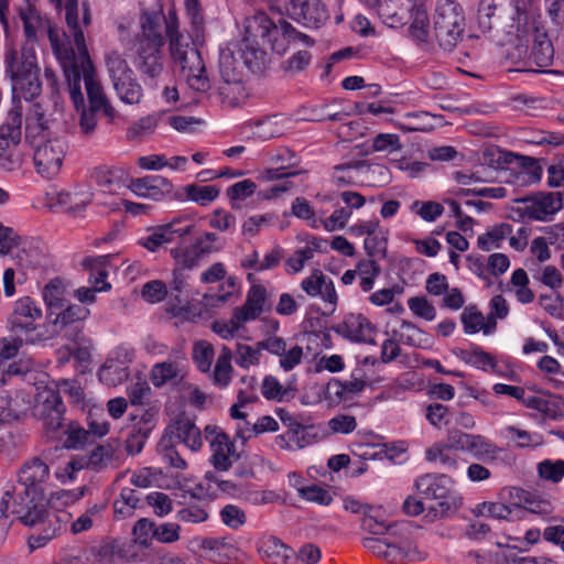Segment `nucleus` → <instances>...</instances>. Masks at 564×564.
I'll list each match as a JSON object with an SVG mask.
<instances>
[{"label": "nucleus", "instance_id": "51", "mask_svg": "<svg viewBox=\"0 0 564 564\" xmlns=\"http://www.w3.org/2000/svg\"><path fill=\"white\" fill-rule=\"evenodd\" d=\"M402 148V144L400 142V138L398 134L392 133H379L377 134L373 140L372 144L367 148L362 153L365 155H368L373 152H380V151H398Z\"/></svg>", "mask_w": 564, "mask_h": 564}, {"label": "nucleus", "instance_id": "34", "mask_svg": "<svg viewBox=\"0 0 564 564\" xmlns=\"http://www.w3.org/2000/svg\"><path fill=\"white\" fill-rule=\"evenodd\" d=\"M518 154L502 150L498 147H489L482 151L481 164L495 170H503L513 165Z\"/></svg>", "mask_w": 564, "mask_h": 564}, {"label": "nucleus", "instance_id": "25", "mask_svg": "<svg viewBox=\"0 0 564 564\" xmlns=\"http://www.w3.org/2000/svg\"><path fill=\"white\" fill-rule=\"evenodd\" d=\"M413 525L411 524V528L409 531H400L398 529H394L392 531V535H399L398 541H391L392 545L390 546L389 554L390 562H398L402 560H409V561H423L426 556V553L421 551L417 546V544L410 539L406 534L410 533Z\"/></svg>", "mask_w": 564, "mask_h": 564}, {"label": "nucleus", "instance_id": "48", "mask_svg": "<svg viewBox=\"0 0 564 564\" xmlns=\"http://www.w3.org/2000/svg\"><path fill=\"white\" fill-rule=\"evenodd\" d=\"M214 347L206 340H199L193 347V360L202 372H208L214 359Z\"/></svg>", "mask_w": 564, "mask_h": 564}, {"label": "nucleus", "instance_id": "24", "mask_svg": "<svg viewBox=\"0 0 564 564\" xmlns=\"http://www.w3.org/2000/svg\"><path fill=\"white\" fill-rule=\"evenodd\" d=\"M162 437H171V442L176 440L183 443L192 451H198L203 445L200 430L188 419H178L166 427Z\"/></svg>", "mask_w": 564, "mask_h": 564}, {"label": "nucleus", "instance_id": "56", "mask_svg": "<svg viewBox=\"0 0 564 564\" xmlns=\"http://www.w3.org/2000/svg\"><path fill=\"white\" fill-rule=\"evenodd\" d=\"M538 471L541 478L554 484L561 481L564 477V460L544 459L538 465Z\"/></svg>", "mask_w": 564, "mask_h": 564}, {"label": "nucleus", "instance_id": "49", "mask_svg": "<svg viewBox=\"0 0 564 564\" xmlns=\"http://www.w3.org/2000/svg\"><path fill=\"white\" fill-rule=\"evenodd\" d=\"M261 393L264 399L270 401H284L290 397V390L284 388L276 377L268 375L263 378Z\"/></svg>", "mask_w": 564, "mask_h": 564}, {"label": "nucleus", "instance_id": "22", "mask_svg": "<svg viewBox=\"0 0 564 564\" xmlns=\"http://www.w3.org/2000/svg\"><path fill=\"white\" fill-rule=\"evenodd\" d=\"M69 519L70 513L50 512L48 509L46 508V514L36 524L47 523V527L44 528L42 532L32 534L29 538V547L33 551L46 545L48 541H51L54 536H56V534H58L64 529Z\"/></svg>", "mask_w": 564, "mask_h": 564}, {"label": "nucleus", "instance_id": "35", "mask_svg": "<svg viewBox=\"0 0 564 564\" xmlns=\"http://www.w3.org/2000/svg\"><path fill=\"white\" fill-rule=\"evenodd\" d=\"M66 23L69 29L70 34L73 35L74 43L76 45L77 52L75 51V57L82 55H89L86 43L85 35L83 30L79 28L78 23V3H66Z\"/></svg>", "mask_w": 564, "mask_h": 564}, {"label": "nucleus", "instance_id": "8", "mask_svg": "<svg viewBox=\"0 0 564 564\" xmlns=\"http://www.w3.org/2000/svg\"><path fill=\"white\" fill-rule=\"evenodd\" d=\"M453 485V479L445 474L427 473L415 479V489L423 499L437 500V505L431 506L425 514L431 521L458 509L460 498Z\"/></svg>", "mask_w": 564, "mask_h": 564}, {"label": "nucleus", "instance_id": "28", "mask_svg": "<svg viewBox=\"0 0 564 564\" xmlns=\"http://www.w3.org/2000/svg\"><path fill=\"white\" fill-rule=\"evenodd\" d=\"M503 452L502 447L481 434H474L467 448V453L475 460L486 465L498 464Z\"/></svg>", "mask_w": 564, "mask_h": 564}, {"label": "nucleus", "instance_id": "5", "mask_svg": "<svg viewBox=\"0 0 564 564\" xmlns=\"http://www.w3.org/2000/svg\"><path fill=\"white\" fill-rule=\"evenodd\" d=\"M51 478L50 467L39 457L25 460L17 471V486L8 485L10 508L21 523L36 525L46 514V491Z\"/></svg>", "mask_w": 564, "mask_h": 564}, {"label": "nucleus", "instance_id": "46", "mask_svg": "<svg viewBox=\"0 0 564 564\" xmlns=\"http://www.w3.org/2000/svg\"><path fill=\"white\" fill-rule=\"evenodd\" d=\"M512 232V226L508 223H502L494 226L486 234L480 235L477 239V246L484 251H489L495 242L502 241Z\"/></svg>", "mask_w": 564, "mask_h": 564}, {"label": "nucleus", "instance_id": "17", "mask_svg": "<svg viewBox=\"0 0 564 564\" xmlns=\"http://www.w3.org/2000/svg\"><path fill=\"white\" fill-rule=\"evenodd\" d=\"M321 438V427L314 424L290 423V429L275 436V444L288 451L302 449Z\"/></svg>", "mask_w": 564, "mask_h": 564}, {"label": "nucleus", "instance_id": "53", "mask_svg": "<svg viewBox=\"0 0 564 564\" xmlns=\"http://www.w3.org/2000/svg\"><path fill=\"white\" fill-rule=\"evenodd\" d=\"M115 449L111 445H98L94 448L86 460L88 463V468L93 470H100L106 467L113 458Z\"/></svg>", "mask_w": 564, "mask_h": 564}, {"label": "nucleus", "instance_id": "29", "mask_svg": "<svg viewBox=\"0 0 564 564\" xmlns=\"http://www.w3.org/2000/svg\"><path fill=\"white\" fill-rule=\"evenodd\" d=\"M220 194V188L216 185L188 184L181 187L173 194V198L185 202L191 200L199 206H207L213 203Z\"/></svg>", "mask_w": 564, "mask_h": 564}, {"label": "nucleus", "instance_id": "20", "mask_svg": "<svg viewBox=\"0 0 564 564\" xmlns=\"http://www.w3.org/2000/svg\"><path fill=\"white\" fill-rule=\"evenodd\" d=\"M130 188L135 195L152 200H162L169 196L173 197V184L161 175H147L133 178Z\"/></svg>", "mask_w": 564, "mask_h": 564}, {"label": "nucleus", "instance_id": "16", "mask_svg": "<svg viewBox=\"0 0 564 564\" xmlns=\"http://www.w3.org/2000/svg\"><path fill=\"white\" fill-rule=\"evenodd\" d=\"M178 218L173 219L171 223L159 226L154 230L139 240V243L151 252L158 251L166 243L180 240L178 243H189L186 237L194 230V225L180 226Z\"/></svg>", "mask_w": 564, "mask_h": 564}, {"label": "nucleus", "instance_id": "40", "mask_svg": "<svg viewBox=\"0 0 564 564\" xmlns=\"http://www.w3.org/2000/svg\"><path fill=\"white\" fill-rule=\"evenodd\" d=\"M261 550L269 560V564H288L293 555V550L275 536L264 541Z\"/></svg>", "mask_w": 564, "mask_h": 564}, {"label": "nucleus", "instance_id": "57", "mask_svg": "<svg viewBox=\"0 0 564 564\" xmlns=\"http://www.w3.org/2000/svg\"><path fill=\"white\" fill-rule=\"evenodd\" d=\"M158 448L162 454L164 462H166L170 466L178 469L186 468L187 464L174 448V443L171 442V437H162L158 444Z\"/></svg>", "mask_w": 564, "mask_h": 564}, {"label": "nucleus", "instance_id": "44", "mask_svg": "<svg viewBox=\"0 0 564 564\" xmlns=\"http://www.w3.org/2000/svg\"><path fill=\"white\" fill-rule=\"evenodd\" d=\"M505 436L514 441L519 448L538 447L543 444V436L540 433H530L513 425L505 427Z\"/></svg>", "mask_w": 564, "mask_h": 564}, {"label": "nucleus", "instance_id": "21", "mask_svg": "<svg viewBox=\"0 0 564 564\" xmlns=\"http://www.w3.org/2000/svg\"><path fill=\"white\" fill-rule=\"evenodd\" d=\"M427 2L429 0H405V2H402L411 21L408 29L409 35L417 43H427L429 41Z\"/></svg>", "mask_w": 564, "mask_h": 564}, {"label": "nucleus", "instance_id": "63", "mask_svg": "<svg viewBox=\"0 0 564 564\" xmlns=\"http://www.w3.org/2000/svg\"><path fill=\"white\" fill-rule=\"evenodd\" d=\"M208 225L216 230L228 231L236 227V217L223 208H217L212 213Z\"/></svg>", "mask_w": 564, "mask_h": 564}, {"label": "nucleus", "instance_id": "62", "mask_svg": "<svg viewBox=\"0 0 564 564\" xmlns=\"http://www.w3.org/2000/svg\"><path fill=\"white\" fill-rule=\"evenodd\" d=\"M299 492L303 499L322 506H328L333 501L330 492L317 485L303 487Z\"/></svg>", "mask_w": 564, "mask_h": 564}, {"label": "nucleus", "instance_id": "9", "mask_svg": "<svg viewBox=\"0 0 564 564\" xmlns=\"http://www.w3.org/2000/svg\"><path fill=\"white\" fill-rule=\"evenodd\" d=\"M465 15L455 0H437L433 13V29L440 46L452 51L462 40Z\"/></svg>", "mask_w": 564, "mask_h": 564}, {"label": "nucleus", "instance_id": "3", "mask_svg": "<svg viewBox=\"0 0 564 564\" xmlns=\"http://www.w3.org/2000/svg\"><path fill=\"white\" fill-rule=\"evenodd\" d=\"M48 39L56 58L63 69L67 91L77 110L86 106L82 91V80L88 99V108L91 111H101L104 116L113 119L116 111L107 98L104 87L96 78V69L89 55L75 57V48L68 40L59 39L58 33L48 28Z\"/></svg>", "mask_w": 564, "mask_h": 564}, {"label": "nucleus", "instance_id": "19", "mask_svg": "<svg viewBox=\"0 0 564 564\" xmlns=\"http://www.w3.org/2000/svg\"><path fill=\"white\" fill-rule=\"evenodd\" d=\"M42 317V308L31 296H22L14 302L8 318L12 330L29 333L35 329V321Z\"/></svg>", "mask_w": 564, "mask_h": 564}, {"label": "nucleus", "instance_id": "31", "mask_svg": "<svg viewBox=\"0 0 564 564\" xmlns=\"http://www.w3.org/2000/svg\"><path fill=\"white\" fill-rule=\"evenodd\" d=\"M42 297L46 306V315H53L68 304L67 290L61 278L52 279L42 290Z\"/></svg>", "mask_w": 564, "mask_h": 564}, {"label": "nucleus", "instance_id": "23", "mask_svg": "<svg viewBox=\"0 0 564 564\" xmlns=\"http://www.w3.org/2000/svg\"><path fill=\"white\" fill-rule=\"evenodd\" d=\"M267 299V289L261 284H253L247 293L243 305L234 310L236 319L242 323L257 319L264 310Z\"/></svg>", "mask_w": 564, "mask_h": 564}, {"label": "nucleus", "instance_id": "7", "mask_svg": "<svg viewBox=\"0 0 564 564\" xmlns=\"http://www.w3.org/2000/svg\"><path fill=\"white\" fill-rule=\"evenodd\" d=\"M225 245L226 240L216 232L205 231L192 239L189 243H177L176 247L170 250V254L176 264L171 282V300L182 303L181 293L186 289L188 279L185 270L198 267L210 254L221 251Z\"/></svg>", "mask_w": 564, "mask_h": 564}, {"label": "nucleus", "instance_id": "30", "mask_svg": "<svg viewBox=\"0 0 564 564\" xmlns=\"http://www.w3.org/2000/svg\"><path fill=\"white\" fill-rule=\"evenodd\" d=\"M213 455L210 463L218 471H227L232 463L230 457L235 455V445L226 433H217L210 440Z\"/></svg>", "mask_w": 564, "mask_h": 564}, {"label": "nucleus", "instance_id": "4", "mask_svg": "<svg viewBox=\"0 0 564 564\" xmlns=\"http://www.w3.org/2000/svg\"><path fill=\"white\" fill-rule=\"evenodd\" d=\"M6 74L12 84V108L0 126V138L18 144L22 134L23 109L20 98L30 101L42 91L40 68L33 47H23L20 53L13 48L6 52Z\"/></svg>", "mask_w": 564, "mask_h": 564}, {"label": "nucleus", "instance_id": "59", "mask_svg": "<svg viewBox=\"0 0 564 564\" xmlns=\"http://www.w3.org/2000/svg\"><path fill=\"white\" fill-rule=\"evenodd\" d=\"M460 321L466 334H476L481 330L484 316L475 305L466 306L460 315Z\"/></svg>", "mask_w": 564, "mask_h": 564}, {"label": "nucleus", "instance_id": "37", "mask_svg": "<svg viewBox=\"0 0 564 564\" xmlns=\"http://www.w3.org/2000/svg\"><path fill=\"white\" fill-rule=\"evenodd\" d=\"M128 366L112 358L107 359L102 367L98 370V378L108 386H117L129 378Z\"/></svg>", "mask_w": 564, "mask_h": 564}, {"label": "nucleus", "instance_id": "55", "mask_svg": "<svg viewBox=\"0 0 564 564\" xmlns=\"http://www.w3.org/2000/svg\"><path fill=\"white\" fill-rule=\"evenodd\" d=\"M208 518V510L198 503H189L176 512V519L185 523L197 524L207 521Z\"/></svg>", "mask_w": 564, "mask_h": 564}, {"label": "nucleus", "instance_id": "64", "mask_svg": "<svg viewBox=\"0 0 564 564\" xmlns=\"http://www.w3.org/2000/svg\"><path fill=\"white\" fill-rule=\"evenodd\" d=\"M412 209L416 210V214L425 221H435L443 213L444 207L436 202H424L421 203L419 200H415L412 204Z\"/></svg>", "mask_w": 564, "mask_h": 564}, {"label": "nucleus", "instance_id": "1", "mask_svg": "<svg viewBox=\"0 0 564 564\" xmlns=\"http://www.w3.org/2000/svg\"><path fill=\"white\" fill-rule=\"evenodd\" d=\"M297 41L307 46L314 44L312 37L297 31L284 19L275 22L263 11L246 18L241 41L230 42L219 48L221 84L217 90L223 101L234 106L246 96L245 68L252 73L260 72L264 65L267 48L283 55Z\"/></svg>", "mask_w": 564, "mask_h": 564}, {"label": "nucleus", "instance_id": "50", "mask_svg": "<svg viewBox=\"0 0 564 564\" xmlns=\"http://www.w3.org/2000/svg\"><path fill=\"white\" fill-rule=\"evenodd\" d=\"M369 9L373 10L381 19L389 22L390 25L394 23H402V18L393 9L392 0H360Z\"/></svg>", "mask_w": 564, "mask_h": 564}, {"label": "nucleus", "instance_id": "12", "mask_svg": "<svg viewBox=\"0 0 564 564\" xmlns=\"http://www.w3.org/2000/svg\"><path fill=\"white\" fill-rule=\"evenodd\" d=\"M34 147L33 160L37 173L46 178L55 176L63 164L68 144L63 138L47 139L36 143Z\"/></svg>", "mask_w": 564, "mask_h": 564}, {"label": "nucleus", "instance_id": "45", "mask_svg": "<svg viewBox=\"0 0 564 564\" xmlns=\"http://www.w3.org/2000/svg\"><path fill=\"white\" fill-rule=\"evenodd\" d=\"M64 447L68 449H79L86 444H93L88 433L76 422H70L64 431Z\"/></svg>", "mask_w": 564, "mask_h": 564}, {"label": "nucleus", "instance_id": "60", "mask_svg": "<svg viewBox=\"0 0 564 564\" xmlns=\"http://www.w3.org/2000/svg\"><path fill=\"white\" fill-rule=\"evenodd\" d=\"M411 312L426 321H433L436 317V310L424 296H413L408 300Z\"/></svg>", "mask_w": 564, "mask_h": 564}, {"label": "nucleus", "instance_id": "42", "mask_svg": "<svg viewBox=\"0 0 564 564\" xmlns=\"http://www.w3.org/2000/svg\"><path fill=\"white\" fill-rule=\"evenodd\" d=\"M482 509V512L498 520L516 521L524 517V510L518 503L508 506L501 502H485Z\"/></svg>", "mask_w": 564, "mask_h": 564}, {"label": "nucleus", "instance_id": "47", "mask_svg": "<svg viewBox=\"0 0 564 564\" xmlns=\"http://www.w3.org/2000/svg\"><path fill=\"white\" fill-rule=\"evenodd\" d=\"M135 66L142 75L154 79L164 69V54L135 57Z\"/></svg>", "mask_w": 564, "mask_h": 564}, {"label": "nucleus", "instance_id": "52", "mask_svg": "<svg viewBox=\"0 0 564 564\" xmlns=\"http://www.w3.org/2000/svg\"><path fill=\"white\" fill-rule=\"evenodd\" d=\"M497 8V0H480L478 6V26L484 33L490 32L494 29Z\"/></svg>", "mask_w": 564, "mask_h": 564}, {"label": "nucleus", "instance_id": "43", "mask_svg": "<svg viewBox=\"0 0 564 564\" xmlns=\"http://www.w3.org/2000/svg\"><path fill=\"white\" fill-rule=\"evenodd\" d=\"M56 203L64 209V212L78 215L82 214L90 203V194H87L85 197H80L78 193L62 191L57 194Z\"/></svg>", "mask_w": 564, "mask_h": 564}, {"label": "nucleus", "instance_id": "6", "mask_svg": "<svg viewBox=\"0 0 564 564\" xmlns=\"http://www.w3.org/2000/svg\"><path fill=\"white\" fill-rule=\"evenodd\" d=\"M539 11L529 14H511L506 34L511 48L508 58L513 63L524 62L538 67H549L554 59V47L545 29L538 21Z\"/></svg>", "mask_w": 564, "mask_h": 564}, {"label": "nucleus", "instance_id": "18", "mask_svg": "<svg viewBox=\"0 0 564 564\" xmlns=\"http://www.w3.org/2000/svg\"><path fill=\"white\" fill-rule=\"evenodd\" d=\"M333 330L350 341L376 344L372 338L376 326L362 314H347L340 324L333 327Z\"/></svg>", "mask_w": 564, "mask_h": 564}, {"label": "nucleus", "instance_id": "32", "mask_svg": "<svg viewBox=\"0 0 564 564\" xmlns=\"http://www.w3.org/2000/svg\"><path fill=\"white\" fill-rule=\"evenodd\" d=\"M362 370L356 369L351 373V379L340 381L332 379L327 384V392L335 395L339 401L347 400L349 395L361 392L366 387V381L361 378Z\"/></svg>", "mask_w": 564, "mask_h": 564}, {"label": "nucleus", "instance_id": "10", "mask_svg": "<svg viewBox=\"0 0 564 564\" xmlns=\"http://www.w3.org/2000/svg\"><path fill=\"white\" fill-rule=\"evenodd\" d=\"M105 62L119 99L128 105L139 104L143 90L128 62L116 51L107 53Z\"/></svg>", "mask_w": 564, "mask_h": 564}, {"label": "nucleus", "instance_id": "58", "mask_svg": "<svg viewBox=\"0 0 564 564\" xmlns=\"http://www.w3.org/2000/svg\"><path fill=\"white\" fill-rule=\"evenodd\" d=\"M469 365L482 371L491 370L495 373H500L496 358L478 345H473V356Z\"/></svg>", "mask_w": 564, "mask_h": 564}, {"label": "nucleus", "instance_id": "11", "mask_svg": "<svg viewBox=\"0 0 564 564\" xmlns=\"http://www.w3.org/2000/svg\"><path fill=\"white\" fill-rule=\"evenodd\" d=\"M89 315V310L79 304H67L57 310L53 315H46L47 323L54 327V333L77 341L83 339L84 321Z\"/></svg>", "mask_w": 564, "mask_h": 564}, {"label": "nucleus", "instance_id": "38", "mask_svg": "<svg viewBox=\"0 0 564 564\" xmlns=\"http://www.w3.org/2000/svg\"><path fill=\"white\" fill-rule=\"evenodd\" d=\"M183 376L178 366L173 361L155 364L151 370V381L155 388H161L167 382H178Z\"/></svg>", "mask_w": 564, "mask_h": 564}, {"label": "nucleus", "instance_id": "33", "mask_svg": "<svg viewBox=\"0 0 564 564\" xmlns=\"http://www.w3.org/2000/svg\"><path fill=\"white\" fill-rule=\"evenodd\" d=\"M47 120L42 106L39 104L32 105L25 118V138L28 140L33 139V141H35L37 137L44 139L47 134Z\"/></svg>", "mask_w": 564, "mask_h": 564}, {"label": "nucleus", "instance_id": "36", "mask_svg": "<svg viewBox=\"0 0 564 564\" xmlns=\"http://www.w3.org/2000/svg\"><path fill=\"white\" fill-rule=\"evenodd\" d=\"M425 459L430 463H438L447 470L458 468L457 455L452 453V449L443 442H437L429 447L425 451Z\"/></svg>", "mask_w": 564, "mask_h": 564}, {"label": "nucleus", "instance_id": "39", "mask_svg": "<svg viewBox=\"0 0 564 564\" xmlns=\"http://www.w3.org/2000/svg\"><path fill=\"white\" fill-rule=\"evenodd\" d=\"M84 265L91 271L89 281L96 292H104L111 289V284L107 282L108 272L105 270L106 258H85Z\"/></svg>", "mask_w": 564, "mask_h": 564}, {"label": "nucleus", "instance_id": "54", "mask_svg": "<svg viewBox=\"0 0 564 564\" xmlns=\"http://www.w3.org/2000/svg\"><path fill=\"white\" fill-rule=\"evenodd\" d=\"M155 523L147 518L139 519L133 525L132 533L134 542L142 547H150L152 544Z\"/></svg>", "mask_w": 564, "mask_h": 564}, {"label": "nucleus", "instance_id": "2", "mask_svg": "<svg viewBox=\"0 0 564 564\" xmlns=\"http://www.w3.org/2000/svg\"><path fill=\"white\" fill-rule=\"evenodd\" d=\"M174 11L164 14L162 9L145 10L140 14V32L135 36V57L164 54L169 40V51L176 67L188 86L199 93L210 89V82L200 52L191 35L180 32Z\"/></svg>", "mask_w": 564, "mask_h": 564}, {"label": "nucleus", "instance_id": "26", "mask_svg": "<svg viewBox=\"0 0 564 564\" xmlns=\"http://www.w3.org/2000/svg\"><path fill=\"white\" fill-rule=\"evenodd\" d=\"M155 424V413L153 411H143L139 423L133 425L126 440V451L128 454L137 455L141 453Z\"/></svg>", "mask_w": 564, "mask_h": 564}, {"label": "nucleus", "instance_id": "13", "mask_svg": "<svg viewBox=\"0 0 564 564\" xmlns=\"http://www.w3.org/2000/svg\"><path fill=\"white\" fill-rule=\"evenodd\" d=\"M289 18L307 29H319L329 19L321 0H290L285 6Z\"/></svg>", "mask_w": 564, "mask_h": 564}, {"label": "nucleus", "instance_id": "27", "mask_svg": "<svg viewBox=\"0 0 564 564\" xmlns=\"http://www.w3.org/2000/svg\"><path fill=\"white\" fill-rule=\"evenodd\" d=\"M368 510L365 511V514L361 520L362 530L373 534V535H383L386 533H392L394 529L400 531H409L411 528V522L404 521L400 523H387L386 519L382 516L381 508H375L372 506L367 507Z\"/></svg>", "mask_w": 564, "mask_h": 564}, {"label": "nucleus", "instance_id": "14", "mask_svg": "<svg viewBox=\"0 0 564 564\" xmlns=\"http://www.w3.org/2000/svg\"><path fill=\"white\" fill-rule=\"evenodd\" d=\"M35 411L46 430L56 432L63 427L66 406L58 391L46 387L37 393Z\"/></svg>", "mask_w": 564, "mask_h": 564}, {"label": "nucleus", "instance_id": "15", "mask_svg": "<svg viewBox=\"0 0 564 564\" xmlns=\"http://www.w3.org/2000/svg\"><path fill=\"white\" fill-rule=\"evenodd\" d=\"M514 202L525 204L523 215L539 221L547 220L549 216L556 214L563 207V197L560 192H536L517 198Z\"/></svg>", "mask_w": 564, "mask_h": 564}, {"label": "nucleus", "instance_id": "41", "mask_svg": "<svg viewBox=\"0 0 564 564\" xmlns=\"http://www.w3.org/2000/svg\"><path fill=\"white\" fill-rule=\"evenodd\" d=\"M231 358L232 352L230 348L224 346L213 372V383L215 386L226 388L230 383L232 372Z\"/></svg>", "mask_w": 564, "mask_h": 564}, {"label": "nucleus", "instance_id": "61", "mask_svg": "<svg viewBox=\"0 0 564 564\" xmlns=\"http://www.w3.org/2000/svg\"><path fill=\"white\" fill-rule=\"evenodd\" d=\"M312 55L308 51L301 50L281 64V68L286 73L296 74L304 70L311 63Z\"/></svg>", "mask_w": 564, "mask_h": 564}]
</instances>
